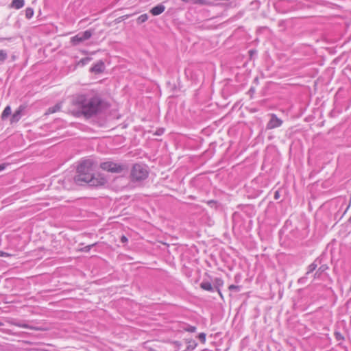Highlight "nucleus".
<instances>
[{"label": "nucleus", "mask_w": 351, "mask_h": 351, "mask_svg": "<svg viewBox=\"0 0 351 351\" xmlns=\"http://www.w3.org/2000/svg\"><path fill=\"white\" fill-rule=\"evenodd\" d=\"M213 203H214V201H209V202H208V204H213Z\"/></svg>", "instance_id": "31"}, {"label": "nucleus", "mask_w": 351, "mask_h": 351, "mask_svg": "<svg viewBox=\"0 0 351 351\" xmlns=\"http://www.w3.org/2000/svg\"><path fill=\"white\" fill-rule=\"evenodd\" d=\"M278 195H278V191H276V192L275 193V197H275V199H278Z\"/></svg>", "instance_id": "30"}, {"label": "nucleus", "mask_w": 351, "mask_h": 351, "mask_svg": "<svg viewBox=\"0 0 351 351\" xmlns=\"http://www.w3.org/2000/svg\"><path fill=\"white\" fill-rule=\"evenodd\" d=\"M105 69L104 64L103 62L99 61L95 64L91 68L90 71L95 73H100L104 71Z\"/></svg>", "instance_id": "8"}, {"label": "nucleus", "mask_w": 351, "mask_h": 351, "mask_svg": "<svg viewBox=\"0 0 351 351\" xmlns=\"http://www.w3.org/2000/svg\"><path fill=\"white\" fill-rule=\"evenodd\" d=\"M11 114V108L10 106H8L5 108L3 110L2 114H1V119H5L7 118L10 114Z\"/></svg>", "instance_id": "13"}, {"label": "nucleus", "mask_w": 351, "mask_h": 351, "mask_svg": "<svg viewBox=\"0 0 351 351\" xmlns=\"http://www.w3.org/2000/svg\"><path fill=\"white\" fill-rule=\"evenodd\" d=\"M322 269V270H324V267H323V266H322V267H321L319 268V269Z\"/></svg>", "instance_id": "32"}, {"label": "nucleus", "mask_w": 351, "mask_h": 351, "mask_svg": "<svg viewBox=\"0 0 351 351\" xmlns=\"http://www.w3.org/2000/svg\"><path fill=\"white\" fill-rule=\"evenodd\" d=\"M34 15V10L32 8H27L25 10V16L27 19H31Z\"/></svg>", "instance_id": "16"}, {"label": "nucleus", "mask_w": 351, "mask_h": 351, "mask_svg": "<svg viewBox=\"0 0 351 351\" xmlns=\"http://www.w3.org/2000/svg\"><path fill=\"white\" fill-rule=\"evenodd\" d=\"M228 289L230 291H234L236 292L239 291L241 289L239 286H237V285H231L230 286H229Z\"/></svg>", "instance_id": "21"}, {"label": "nucleus", "mask_w": 351, "mask_h": 351, "mask_svg": "<svg viewBox=\"0 0 351 351\" xmlns=\"http://www.w3.org/2000/svg\"><path fill=\"white\" fill-rule=\"evenodd\" d=\"M95 163L91 159L83 160L77 167L74 181L77 184H88L90 186H102L107 182L106 177L94 173Z\"/></svg>", "instance_id": "1"}, {"label": "nucleus", "mask_w": 351, "mask_h": 351, "mask_svg": "<svg viewBox=\"0 0 351 351\" xmlns=\"http://www.w3.org/2000/svg\"><path fill=\"white\" fill-rule=\"evenodd\" d=\"M100 168L104 171L119 173L126 169V166L113 161H106L100 164Z\"/></svg>", "instance_id": "4"}, {"label": "nucleus", "mask_w": 351, "mask_h": 351, "mask_svg": "<svg viewBox=\"0 0 351 351\" xmlns=\"http://www.w3.org/2000/svg\"><path fill=\"white\" fill-rule=\"evenodd\" d=\"M282 124V121L278 118L275 114H271V119L267 124V128L269 130H272L281 126Z\"/></svg>", "instance_id": "6"}, {"label": "nucleus", "mask_w": 351, "mask_h": 351, "mask_svg": "<svg viewBox=\"0 0 351 351\" xmlns=\"http://www.w3.org/2000/svg\"><path fill=\"white\" fill-rule=\"evenodd\" d=\"M196 4L199 5H211V3L208 0H196Z\"/></svg>", "instance_id": "20"}, {"label": "nucleus", "mask_w": 351, "mask_h": 351, "mask_svg": "<svg viewBox=\"0 0 351 351\" xmlns=\"http://www.w3.org/2000/svg\"><path fill=\"white\" fill-rule=\"evenodd\" d=\"M200 287L204 290L213 292L214 291V288L212 286L211 283L209 282H202L200 284Z\"/></svg>", "instance_id": "12"}, {"label": "nucleus", "mask_w": 351, "mask_h": 351, "mask_svg": "<svg viewBox=\"0 0 351 351\" xmlns=\"http://www.w3.org/2000/svg\"><path fill=\"white\" fill-rule=\"evenodd\" d=\"M148 173L147 166L143 164H135L131 171V177L133 180L141 181L146 179Z\"/></svg>", "instance_id": "3"}, {"label": "nucleus", "mask_w": 351, "mask_h": 351, "mask_svg": "<svg viewBox=\"0 0 351 351\" xmlns=\"http://www.w3.org/2000/svg\"><path fill=\"white\" fill-rule=\"evenodd\" d=\"M14 325L19 326V327H21V328H29V327L28 326L27 324H22V323H14Z\"/></svg>", "instance_id": "24"}, {"label": "nucleus", "mask_w": 351, "mask_h": 351, "mask_svg": "<svg viewBox=\"0 0 351 351\" xmlns=\"http://www.w3.org/2000/svg\"><path fill=\"white\" fill-rule=\"evenodd\" d=\"M25 110V107L23 106H20L19 108L14 112L12 114L10 122L11 123H16L18 122L21 117H22V112Z\"/></svg>", "instance_id": "7"}, {"label": "nucleus", "mask_w": 351, "mask_h": 351, "mask_svg": "<svg viewBox=\"0 0 351 351\" xmlns=\"http://www.w3.org/2000/svg\"><path fill=\"white\" fill-rule=\"evenodd\" d=\"M121 241L122 243H126V242L128 241V238H127L125 236L123 235V236L121 237Z\"/></svg>", "instance_id": "25"}, {"label": "nucleus", "mask_w": 351, "mask_h": 351, "mask_svg": "<svg viewBox=\"0 0 351 351\" xmlns=\"http://www.w3.org/2000/svg\"><path fill=\"white\" fill-rule=\"evenodd\" d=\"M1 256H9V254H7V253H5V252H1Z\"/></svg>", "instance_id": "28"}, {"label": "nucleus", "mask_w": 351, "mask_h": 351, "mask_svg": "<svg viewBox=\"0 0 351 351\" xmlns=\"http://www.w3.org/2000/svg\"><path fill=\"white\" fill-rule=\"evenodd\" d=\"M5 169V164L0 165V171L4 170Z\"/></svg>", "instance_id": "27"}, {"label": "nucleus", "mask_w": 351, "mask_h": 351, "mask_svg": "<svg viewBox=\"0 0 351 351\" xmlns=\"http://www.w3.org/2000/svg\"><path fill=\"white\" fill-rule=\"evenodd\" d=\"M3 326V324L0 322V326Z\"/></svg>", "instance_id": "33"}, {"label": "nucleus", "mask_w": 351, "mask_h": 351, "mask_svg": "<svg viewBox=\"0 0 351 351\" xmlns=\"http://www.w3.org/2000/svg\"><path fill=\"white\" fill-rule=\"evenodd\" d=\"M8 58V53L5 50H0V62H4Z\"/></svg>", "instance_id": "17"}, {"label": "nucleus", "mask_w": 351, "mask_h": 351, "mask_svg": "<svg viewBox=\"0 0 351 351\" xmlns=\"http://www.w3.org/2000/svg\"><path fill=\"white\" fill-rule=\"evenodd\" d=\"M349 221L351 222V217L350 218Z\"/></svg>", "instance_id": "34"}, {"label": "nucleus", "mask_w": 351, "mask_h": 351, "mask_svg": "<svg viewBox=\"0 0 351 351\" xmlns=\"http://www.w3.org/2000/svg\"><path fill=\"white\" fill-rule=\"evenodd\" d=\"M95 244H92V245H87V246H85L84 247H83L81 250L83 251V252H89V250L91 249V247L93 246H94Z\"/></svg>", "instance_id": "23"}, {"label": "nucleus", "mask_w": 351, "mask_h": 351, "mask_svg": "<svg viewBox=\"0 0 351 351\" xmlns=\"http://www.w3.org/2000/svg\"><path fill=\"white\" fill-rule=\"evenodd\" d=\"M165 7L162 4H159V5H157L156 6L152 8L150 10V13L154 16H158V15L162 14L165 11Z\"/></svg>", "instance_id": "9"}, {"label": "nucleus", "mask_w": 351, "mask_h": 351, "mask_svg": "<svg viewBox=\"0 0 351 351\" xmlns=\"http://www.w3.org/2000/svg\"><path fill=\"white\" fill-rule=\"evenodd\" d=\"M184 330L190 332H195L196 331V327L193 326H187L184 328Z\"/></svg>", "instance_id": "19"}, {"label": "nucleus", "mask_w": 351, "mask_h": 351, "mask_svg": "<svg viewBox=\"0 0 351 351\" xmlns=\"http://www.w3.org/2000/svg\"><path fill=\"white\" fill-rule=\"evenodd\" d=\"M60 109V105L57 104V105L54 106L53 107L49 108L48 109V112L49 113H54V112L58 111Z\"/></svg>", "instance_id": "18"}, {"label": "nucleus", "mask_w": 351, "mask_h": 351, "mask_svg": "<svg viewBox=\"0 0 351 351\" xmlns=\"http://www.w3.org/2000/svg\"><path fill=\"white\" fill-rule=\"evenodd\" d=\"M92 36V32L90 30H86L84 32H81L73 36L71 38V42L73 45H76L80 43L89 39Z\"/></svg>", "instance_id": "5"}, {"label": "nucleus", "mask_w": 351, "mask_h": 351, "mask_svg": "<svg viewBox=\"0 0 351 351\" xmlns=\"http://www.w3.org/2000/svg\"><path fill=\"white\" fill-rule=\"evenodd\" d=\"M147 19H148V15L147 14H143L137 18L136 22L138 24H141V23L145 22Z\"/></svg>", "instance_id": "14"}, {"label": "nucleus", "mask_w": 351, "mask_h": 351, "mask_svg": "<svg viewBox=\"0 0 351 351\" xmlns=\"http://www.w3.org/2000/svg\"><path fill=\"white\" fill-rule=\"evenodd\" d=\"M198 338L202 343H205V342H206V334L205 333L202 332V333L199 334Z\"/></svg>", "instance_id": "22"}, {"label": "nucleus", "mask_w": 351, "mask_h": 351, "mask_svg": "<svg viewBox=\"0 0 351 351\" xmlns=\"http://www.w3.org/2000/svg\"><path fill=\"white\" fill-rule=\"evenodd\" d=\"M174 344H176L177 346H179V347L181 346V343L179 341H175Z\"/></svg>", "instance_id": "29"}, {"label": "nucleus", "mask_w": 351, "mask_h": 351, "mask_svg": "<svg viewBox=\"0 0 351 351\" xmlns=\"http://www.w3.org/2000/svg\"><path fill=\"white\" fill-rule=\"evenodd\" d=\"M317 265L315 263V262H313L311 263L307 268L306 275L312 273L315 269L317 268Z\"/></svg>", "instance_id": "15"}, {"label": "nucleus", "mask_w": 351, "mask_h": 351, "mask_svg": "<svg viewBox=\"0 0 351 351\" xmlns=\"http://www.w3.org/2000/svg\"><path fill=\"white\" fill-rule=\"evenodd\" d=\"M164 130L163 129H160L156 132L157 135H161L163 133Z\"/></svg>", "instance_id": "26"}, {"label": "nucleus", "mask_w": 351, "mask_h": 351, "mask_svg": "<svg viewBox=\"0 0 351 351\" xmlns=\"http://www.w3.org/2000/svg\"><path fill=\"white\" fill-rule=\"evenodd\" d=\"M185 342L187 344L186 350H193L197 346V342L192 339H185Z\"/></svg>", "instance_id": "11"}, {"label": "nucleus", "mask_w": 351, "mask_h": 351, "mask_svg": "<svg viewBox=\"0 0 351 351\" xmlns=\"http://www.w3.org/2000/svg\"><path fill=\"white\" fill-rule=\"evenodd\" d=\"M25 5L24 0H12L11 4L10 5V8H14L16 10L21 9Z\"/></svg>", "instance_id": "10"}, {"label": "nucleus", "mask_w": 351, "mask_h": 351, "mask_svg": "<svg viewBox=\"0 0 351 351\" xmlns=\"http://www.w3.org/2000/svg\"><path fill=\"white\" fill-rule=\"evenodd\" d=\"M73 102L82 114L90 117L99 111L101 99L97 93L90 91L77 95Z\"/></svg>", "instance_id": "2"}]
</instances>
